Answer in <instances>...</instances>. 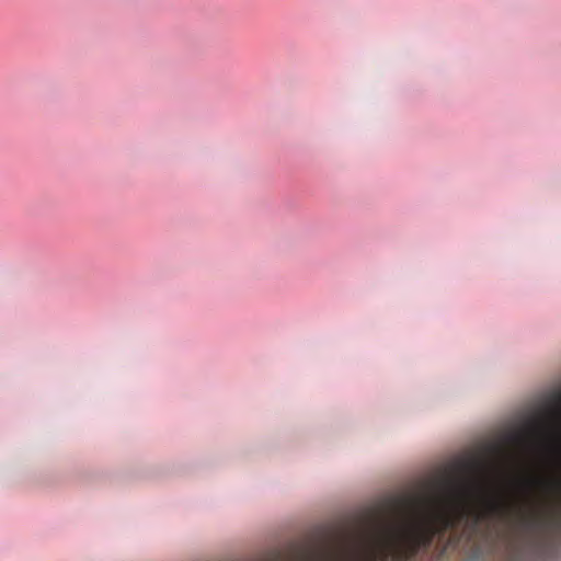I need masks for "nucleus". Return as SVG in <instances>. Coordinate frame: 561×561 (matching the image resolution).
<instances>
[{"label":"nucleus","mask_w":561,"mask_h":561,"mask_svg":"<svg viewBox=\"0 0 561 561\" xmlns=\"http://www.w3.org/2000/svg\"><path fill=\"white\" fill-rule=\"evenodd\" d=\"M545 415L549 423L539 417L525 421L527 431L541 435L553 453V458H561V393H556L545 405Z\"/></svg>","instance_id":"obj_1"},{"label":"nucleus","mask_w":561,"mask_h":561,"mask_svg":"<svg viewBox=\"0 0 561 561\" xmlns=\"http://www.w3.org/2000/svg\"><path fill=\"white\" fill-rule=\"evenodd\" d=\"M526 436H535V437H541V435H536L527 431L525 426V422L523 423L522 427L518 430H513L507 433H505L502 436V442L505 444H516V445H523L526 447V449L543 455L553 457V453L548 446V443H546L545 439L542 440H536V439H526Z\"/></svg>","instance_id":"obj_2"}]
</instances>
